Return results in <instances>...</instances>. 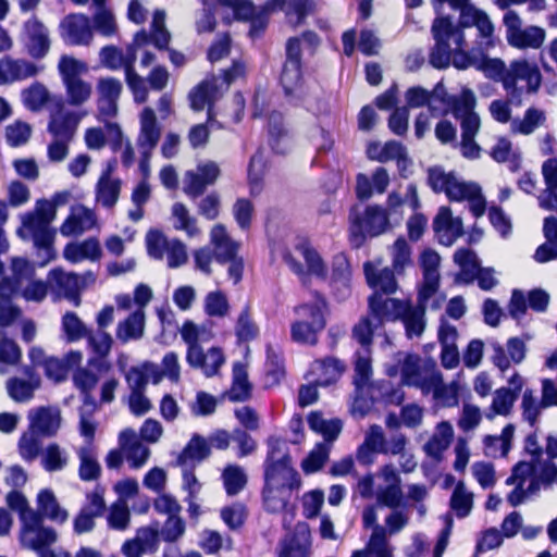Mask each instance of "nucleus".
Listing matches in <instances>:
<instances>
[{
  "instance_id": "obj_1",
  "label": "nucleus",
  "mask_w": 557,
  "mask_h": 557,
  "mask_svg": "<svg viewBox=\"0 0 557 557\" xmlns=\"http://www.w3.org/2000/svg\"><path fill=\"white\" fill-rule=\"evenodd\" d=\"M494 24L491 23V36L484 38L481 33H475V39L469 51L465 49V45L449 46V65L458 70H467L475 67L484 73V75L495 82H500L504 89L511 98L521 95L523 87H518V81L527 83V91L535 92L541 86L542 75L536 65L525 60L512 61L509 67L500 59H491L487 52L495 46L496 37L494 35Z\"/></svg>"
},
{
  "instance_id": "obj_2",
  "label": "nucleus",
  "mask_w": 557,
  "mask_h": 557,
  "mask_svg": "<svg viewBox=\"0 0 557 557\" xmlns=\"http://www.w3.org/2000/svg\"><path fill=\"white\" fill-rule=\"evenodd\" d=\"M470 0H435L434 8L438 12L444 3L459 10V20L454 24L449 16H440L433 21L432 35L435 41L429 54L430 64L438 70L449 66V46L466 44L467 30L475 28L484 38L491 36V18L486 12L469 4Z\"/></svg>"
},
{
  "instance_id": "obj_3",
  "label": "nucleus",
  "mask_w": 557,
  "mask_h": 557,
  "mask_svg": "<svg viewBox=\"0 0 557 557\" xmlns=\"http://www.w3.org/2000/svg\"><path fill=\"white\" fill-rule=\"evenodd\" d=\"M401 383L419 388L423 395L432 394L435 403L442 407H455L459 403V383L454 380L448 384L434 362L421 363L417 355L405 358L401 369Z\"/></svg>"
},
{
  "instance_id": "obj_4",
  "label": "nucleus",
  "mask_w": 557,
  "mask_h": 557,
  "mask_svg": "<svg viewBox=\"0 0 557 557\" xmlns=\"http://www.w3.org/2000/svg\"><path fill=\"white\" fill-rule=\"evenodd\" d=\"M54 220L52 207L45 201H36L33 210L21 215L17 234L22 239L33 242L41 265L55 258V231L51 227Z\"/></svg>"
},
{
  "instance_id": "obj_5",
  "label": "nucleus",
  "mask_w": 557,
  "mask_h": 557,
  "mask_svg": "<svg viewBox=\"0 0 557 557\" xmlns=\"http://www.w3.org/2000/svg\"><path fill=\"white\" fill-rule=\"evenodd\" d=\"M325 307L324 298L314 292L310 302H304L294 308L298 317L290 326V336L294 342L307 345L318 343V334L325 327Z\"/></svg>"
},
{
  "instance_id": "obj_6",
  "label": "nucleus",
  "mask_w": 557,
  "mask_h": 557,
  "mask_svg": "<svg viewBox=\"0 0 557 557\" xmlns=\"http://www.w3.org/2000/svg\"><path fill=\"white\" fill-rule=\"evenodd\" d=\"M85 61L63 54L58 62V72L65 89L66 102L73 107L86 103L92 94V86L82 78L88 73Z\"/></svg>"
},
{
  "instance_id": "obj_7",
  "label": "nucleus",
  "mask_w": 557,
  "mask_h": 557,
  "mask_svg": "<svg viewBox=\"0 0 557 557\" xmlns=\"http://www.w3.org/2000/svg\"><path fill=\"white\" fill-rule=\"evenodd\" d=\"M138 41L139 32H136L133 36V42L125 48L108 45L99 51V61L103 67L111 71L124 70L126 82L134 92L135 101L139 100V79L135 71Z\"/></svg>"
},
{
  "instance_id": "obj_8",
  "label": "nucleus",
  "mask_w": 557,
  "mask_h": 557,
  "mask_svg": "<svg viewBox=\"0 0 557 557\" xmlns=\"http://www.w3.org/2000/svg\"><path fill=\"white\" fill-rule=\"evenodd\" d=\"M408 443L403 433H395L386 440L381 425L372 424L364 435L363 443L358 447L356 457L363 465H370L374 460V454L394 455L401 454Z\"/></svg>"
},
{
  "instance_id": "obj_9",
  "label": "nucleus",
  "mask_w": 557,
  "mask_h": 557,
  "mask_svg": "<svg viewBox=\"0 0 557 557\" xmlns=\"http://www.w3.org/2000/svg\"><path fill=\"white\" fill-rule=\"evenodd\" d=\"M210 243L214 260L221 264L228 263L227 274L237 284L244 272V260L238 256L239 243L232 239L222 224H216L210 232Z\"/></svg>"
},
{
  "instance_id": "obj_10",
  "label": "nucleus",
  "mask_w": 557,
  "mask_h": 557,
  "mask_svg": "<svg viewBox=\"0 0 557 557\" xmlns=\"http://www.w3.org/2000/svg\"><path fill=\"white\" fill-rule=\"evenodd\" d=\"M349 221L350 242L355 247H360L366 236H377L385 232L388 226L387 213L379 206H369L363 215L358 207L351 208Z\"/></svg>"
},
{
  "instance_id": "obj_11",
  "label": "nucleus",
  "mask_w": 557,
  "mask_h": 557,
  "mask_svg": "<svg viewBox=\"0 0 557 557\" xmlns=\"http://www.w3.org/2000/svg\"><path fill=\"white\" fill-rule=\"evenodd\" d=\"M506 39L509 46L518 49H540L546 38L544 28L535 25L522 27V20L513 10H508L503 17Z\"/></svg>"
},
{
  "instance_id": "obj_12",
  "label": "nucleus",
  "mask_w": 557,
  "mask_h": 557,
  "mask_svg": "<svg viewBox=\"0 0 557 557\" xmlns=\"http://www.w3.org/2000/svg\"><path fill=\"white\" fill-rule=\"evenodd\" d=\"M147 253L154 260H162L166 256L168 267L175 269L184 265L188 260L184 243L174 238L169 239L160 231H150L146 235Z\"/></svg>"
},
{
  "instance_id": "obj_13",
  "label": "nucleus",
  "mask_w": 557,
  "mask_h": 557,
  "mask_svg": "<svg viewBox=\"0 0 557 557\" xmlns=\"http://www.w3.org/2000/svg\"><path fill=\"white\" fill-rule=\"evenodd\" d=\"M74 384L84 394L83 406L79 409V433L88 441L94 440L97 423L92 414L97 408L95 400L89 392L97 384V376L86 369H78L73 376Z\"/></svg>"
},
{
  "instance_id": "obj_14",
  "label": "nucleus",
  "mask_w": 557,
  "mask_h": 557,
  "mask_svg": "<svg viewBox=\"0 0 557 557\" xmlns=\"http://www.w3.org/2000/svg\"><path fill=\"white\" fill-rule=\"evenodd\" d=\"M58 540L54 529L44 525L39 513H27L21 522L20 542L23 547L38 550L50 546Z\"/></svg>"
},
{
  "instance_id": "obj_15",
  "label": "nucleus",
  "mask_w": 557,
  "mask_h": 557,
  "mask_svg": "<svg viewBox=\"0 0 557 557\" xmlns=\"http://www.w3.org/2000/svg\"><path fill=\"white\" fill-rule=\"evenodd\" d=\"M428 184L436 193H444L450 201H459L463 193H471L473 186L459 177L455 172H446L443 166L428 169Z\"/></svg>"
},
{
  "instance_id": "obj_16",
  "label": "nucleus",
  "mask_w": 557,
  "mask_h": 557,
  "mask_svg": "<svg viewBox=\"0 0 557 557\" xmlns=\"http://www.w3.org/2000/svg\"><path fill=\"white\" fill-rule=\"evenodd\" d=\"M94 280L92 274L85 276L73 272H65L61 268L52 269L48 274V284L59 297H64L75 306L79 305V294L85 287L87 280Z\"/></svg>"
},
{
  "instance_id": "obj_17",
  "label": "nucleus",
  "mask_w": 557,
  "mask_h": 557,
  "mask_svg": "<svg viewBox=\"0 0 557 557\" xmlns=\"http://www.w3.org/2000/svg\"><path fill=\"white\" fill-rule=\"evenodd\" d=\"M124 460L132 469L139 467V435L132 429L121 431L119 448L108 453L106 465L109 469H117Z\"/></svg>"
},
{
  "instance_id": "obj_18",
  "label": "nucleus",
  "mask_w": 557,
  "mask_h": 557,
  "mask_svg": "<svg viewBox=\"0 0 557 557\" xmlns=\"http://www.w3.org/2000/svg\"><path fill=\"white\" fill-rule=\"evenodd\" d=\"M26 52L33 59H44L51 46L48 28L36 16L27 20L21 35Z\"/></svg>"
},
{
  "instance_id": "obj_19",
  "label": "nucleus",
  "mask_w": 557,
  "mask_h": 557,
  "mask_svg": "<svg viewBox=\"0 0 557 557\" xmlns=\"http://www.w3.org/2000/svg\"><path fill=\"white\" fill-rule=\"evenodd\" d=\"M44 66L24 58L4 55L0 59V86L36 77Z\"/></svg>"
},
{
  "instance_id": "obj_20",
  "label": "nucleus",
  "mask_w": 557,
  "mask_h": 557,
  "mask_svg": "<svg viewBox=\"0 0 557 557\" xmlns=\"http://www.w3.org/2000/svg\"><path fill=\"white\" fill-rule=\"evenodd\" d=\"M296 252L305 260L307 271L302 267L301 262L297 261L296 258L289 252L284 255V261L287 263L289 269L300 277L304 284L306 283L307 274H313L318 277H325L326 268L322 258L315 250L306 244H301L296 246Z\"/></svg>"
},
{
  "instance_id": "obj_21",
  "label": "nucleus",
  "mask_w": 557,
  "mask_h": 557,
  "mask_svg": "<svg viewBox=\"0 0 557 557\" xmlns=\"http://www.w3.org/2000/svg\"><path fill=\"white\" fill-rule=\"evenodd\" d=\"M85 113L66 109L62 100L50 113L48 131L53 138L72 139Z\"/></svg>"
},
{
  "instance_id": "obj_22",
  "label": "nucleus",
  "mask_w": 557,
  "mask_h": 557,
  "mask_svg": "<svg viewBox=\"0 0 557 557\" xmlns=\"http://www.w3.org/2000/svg\"><path fill=\"white\" fill-rule=\"evenodd\" d=\"M281 85L288 101L295 106L302 103L310 95V87L301 77V64L293 61L284 63Z\"/></svg>"
},
{
  "instance_id": "obj_23",
  "label": "nucleus",
  "mask_w": 557,
  "mask_h": 557,
  "mask_svg": "<svg viewBox=\"0 0 557 557\" xmlns=\"http://www.w3.org/2000/svg\"><path fill=\"white\" fill-rule=\"evenodd\" d=\"M492 362L502 372L507 371L511 363H521L527 355V344L519 337H510L506 343V349L499 343H492Z\"/></svg>"
},
{
  "instance_id": "obj_24",
  "label": "nucleus",
  "mask_w": 557,
  "mask_h": 557,
  "mask_svg": "<svg viewBox=\"0 0 557 557\" xmlns=\"http://www.w3.org/2000/svg\"><path fill=\"white\" fill-rule=\"evenodd\" d=\"M61 36L72 46H86L92 40L89 18L84 14H70L61 22Z\"/></svg>"
},
{
  "instance_id": "obj_25",
  "label": "nucleus",
  "mask_w": 557,
  "mask_h": 557,
  "mask_svg": "<svg viewBox=\"0 0 557 557\" xmlns=\"http://www.w3.org/2000/svg\"><path fill=\"white\" fill-rule=\"evenodd\" d=\"M98 219L92 209L84 205H75L60 226V233L65 236H78L97 226Z\"/></svg>"
},
{
  "instance_id": "obj_26",
  "label": "nucleus",
  "mask_w": 557,
  "mask_h": 557,
  "mask_svg": "<svg viewBox=\"0 0 557 557\" xmlns=\"http://www.w3.org/2000/svg\"><path fill=\"white\" fill-rule=\"evenodd\" d=\"M122 91V84L113 77L100 78L97 83L98 110L102 121L112 117L117 112V99Z\"/></svg>"
},
{
  "instance_id": "obj_27",
  "label": "nucleus",
  "mask_w": 557,
  "mask_h": 557,
  "mask_svg": "<svg viewBox=\"0 0 557 557\" xmlns=\"http://www.w3.org/2000/svg\"><path fill=\"white\" fill-rule=\"evenodd\" d=\"M433 230L440 244L451 246L462 234V221L460 218L453 216L448 207H441L433 220Z\"/></svg>"
},
{
  "instance_id": "obj_28",
  "label": "nucleus",
  "mask_w": 557,
  "mask_h": 557,
  "mask_svg": "<svg viewBox=\"0 0 557 557\" xmlns=\"http://www.w3.org/2000/svg\"><path fill=\"white\" fill-rule=\"evenodd\" d=\"M264 485L280 486L298 491L301 479L298 471L292 466V461L264 465Z\"/></svg>"
},
{
  "instance_id": "obj_29",
  "label": "nucleus",
  "mask_w": 557,
  "mask_h": 557,
  "mask_svg": "<svg viewBox=\"0 0 557 557\" xmlns=\"http://www.w3.org/2000/svg\"><path fill=\"white\" fill-rule=\"evenodd\" d=\"M522 387L523 379L518 373H515L509 379V387H500L495 391L491 405L492 413L487 414V418L492 419L495 414L508 416Z\"/></svg>"
},
{
  "instance_id": "obj_30",
  "label": "nucleus",
  "mask_w": 557,
  "mask_h": 557,
  "mask_svg": "<svg viewBox=\"0 0 557 557\" xmlns=\"http://www.w3.org/2000/svg\"><path fill=\"white\" fill-rule=\"evenodd\" d=\"M369 311L376 324L383 326L384 321H398L399 313L404 310L405 299L384 297L374 292L369 297Z\"/></svg>"
},
{
  "instance_id": "obj_31",
  "label": "nucleus",
  "mask_w": 557,
  "mask_h": 557,
  "mask_svg": "<svg viewBox=\"0 0 557 557\" xmlns=\"http://www.w3.org/2000/svg\"><path fill=\"white\" fill-rule=\"evenodd\" d=\"M29 429L42 436H53L61 425V413L58 408L40 407L28 413Z\"/></svg>"
},
{
  "instance_id": "obj_32",
  "label": "nucleus",
  "mask_w": 557,
  "mask_h": 557,
  "mask_svg": "<svg viewBox=\"0 0 557 557\" xmlns=\"http://www.w3.org/2000/svg\"><path fill=\"white\" fill-rule=\"evenodd\" d=\"M531 474L532 465L529 462L520 461L512 468L511 474L505 481L506 485L513 486V490L507 495L510 506L517 507L529 498L525 484Z\"/></svg>"
},
{
  "instance_id": "obj_33",
  "label": "nucleus",
  "mask_w": 557,
  "mask_h": 557,
  "mask_svg": "<svg viewBox=\"0 0 557 557\" xmlns=\"http://www.w3.org/2000/svg\"><path fill=\"white\" fill-rule=\"evenodd\" d=\"M63 257L71 263H79L86 260L97 261L101 257V246L95 237L72 242L64 247Z\"/></svg>"
},
{
  "instance_id": "obj_34",
  "label": "nucleus",
  "mask_w": 557,
  "mask_h": 557,
  "mask_svg": "<svg viewBox=\"0 0 557 557\" xmlns=\"http://www.w3.org/2000/svg\"><path fill=\"white\" fill-rule=\"evenodd\" d=\"M218 86L215 79H206L199 83L190 92L189 101L190 108L194 111H202L208 107L207 122L213 123V107L212 103L216 99Z\"/></svg>"
},
{
  "instance_id": "obj_35",
  "label": "nucleus",
  "mask_w": 557,
  "mask_h": 557,
  "mask_svg": "<svg viewBox=\"0 0 557 557\" xmlns=\"http://www.w3.org/2000/svg\"><path fill=\"white\" fill-rule=\"evenodd\" d=\"M363 270L367 283L374 289V292L382 295H391L397 290L398 284L395 278L396 272L394 269L383 268L381 270H376L371 262H366Z\"/></svg>"
},
{
  "instance_id": "obj_36",
  "label": "nucleus",
  "mask_w": 557,
  "mask_h": 557,
  "mask_svg": "<svg viewBox=\"0 0 557 557\" xmlns=\"http://www.w3.org/2000/svg\"><path fill=\"white\" fill-rule=\"evenodd\" d=\"M311 547V533L306 523L296 525L293 536L283 543L278 557H308Z\"/></svg>"
},
{
  "instance_id": "obj_37",
  "label": "nucleus",
  "mask_w": 557,
  "mask_h": 557,
  "mask_svg": "<svg viewBox=\"0 0 557 557\" xmlns=\"http://www.w3.org/2000/svg\"><path fill=\"white\" fill-rule=\"evenodd\" d=\"M398 320L403 322L408 338L420 337L426 324L425 309L405 299L404 310L399 313Z\"/></svg>"
},
{
  "instance_id": "obj_38",
  "label": "nucleus",
  "mask_w": 557,
  "mask_h": 557,
  "mask_svg": "<svg viewBox=\"0 0 557 557\" xmlns=\"http://www.w3.org/2000/svg\"><path fill=\"white\" fill-rule=\"evenodd\" d=\"M454 261L460 269L456 274L455 283L466 285L473 283L481 269L476 253L469 248H460L454 253Z\"/></svg>"
},
{
  "instance_id": "obj_39",
  "label": "nucleus",
  "mask_w": 557,
  "mask_h": 557,
  "mask_svg": "<svg viewBox=\"0 0 557 557\" xmlns=\"http://www.w3.org/2000/svg\"><path fill=\"white\" fill-rule=\"evenodd\" d=\"M111 171V166L108 165L101 173L95 188L97 203L109 209L116 203L121 189L120 180L112 177Z\"/></svg>"
},
{
  "instance_id": "obj_40",
  "label": "nucleus",
  "mask_w": 557,
  "mask_h": 557,
  "mask_svg": "<svg viewBox=\"0 0 557 557\" xmlns=\"http://www.w3.org/2000/svg\"><path fill=\"white\" fill-rule=\"evenodd\" d=\"M294 492L296 491L286 487L263 485V508L270 513L292 510L290 499Z\"/></svg>"
},
{
  "instance_id": "obj_41",
  "label": "nucleus",
  "mask_w": 557,
  "mask_h": 557,
  "mask_svg": "<svg viewBox=\"0 0 557 557\" xmlns=\"http://www.w3.org/2000/svg\"><path fill=\"white\" fill-rule=\"evenodd\" d=\"M345 370L344 363L333 357L317 360L311 366V373L317 375L315 384L327 386L335 383Z\"/></svg>"
},
{
  "instance_id": "obj_42",
  "label": "nucleus",
  "mask_w": 557,
  "mask_h": 557,
  "mask_svg": "<svg viewBox=\"0 0 557 557\" xmlns=\"http://www.w3.org/2000/svg\"><path fill=\"white\" fill-rule=\"evenodd\" d=\"M211 449L208 441L199 435L194 434L185 448L177 457V465L181 467L199 463L210 456Z\"/></svg>"
},
{
  "instance_id": "obj_43",
  "label": "nucleus",
  "mask_w": 557,
  "mask_h": 557,
  "mask_svg": "<svg viewBox=\"0 0 557 557\" xmlns=\"http://www.w3.org/2000/svg\"><path fill=\"white\" fill-rule=\"evenodd\" d=\"M37 507L39 513L42 517L57 523H64L69 519V512L62 508L53 494L49 488L42 490L37 495Z\"/></svg>"
},
{
  "instance_id": "obj_44",
  "label": "nucleus",
  "mask_w": 557,
  "mask_h": 557,
  "mask_svg": "<svg viewBox=\"0 0 557 557\" xmlns=\"http://www.w3.org/2000/svg\"><path fill=\"white\" fill-rule=\"evenodd\" d=\"M165 16L164 10L154 11L150 33L141 30V47L151 42L159 50L168 49L171 35L165 27Z\"/></svg>"
},
{
  "instance_id": "obj_45",
  "label": "nucleus",
  "mask_w": 557,
  "mask_h": 557,
  "mask_svg": "<svg viewBox=\"0 0 557 557\" xmlns=\"http://www.w3.org/2000/svg\"><path fill=\"white\" fill-rule=\"evenodd\" d=\"M515 434V425L507 424L500 435H486L483 440L484 454L487 457H506L511 449V441Z\"/></svg>"
},
{
  "instance_id": "obj_46",
  "label": "nucleus",
  "mask_w": 557,
  "mask_h": 557,
  "mask_svg": "<svg viewBox=\"0 0 557 557\" xmlns=\"http://www.w3.org/2000/svg\"><path fill=\"white\" fill-rule=\"evenodd\" d=\"M453 434L451 425L448 422H441L436 432L424 444L423 450L428 456L440 460L443 453L449 447Z\"/></svg>"
},
{
  "instance_id": "obj_47",
  "label": "nucleus",
  "mask_w": 557,
  "mask_h": 557,
  "mask_svg": "<svg viewBox=\"0 0 557 557\" xmlns=\"http://www.w3.org/2000/svg\"><path fill=\"white\" fill-rule=\"evenodd\" d=\"M370 349L357 350L355 354V376L354 384L356 393L361 396L364 389L370 387L372 375Z\"/></svg>"
},
{
  "instance_id": "obj_48",
  "label": "nucleus",
  "mask_w": 557,
  "mask_h": 557,
  "mask_svg": "<svg viewBox=\"0 0 557 557\" xmlns=\"http://www.w3.org/2000/svg\"><path fill=\"white\" fill-rule=\"evenodd\" d=\"M40 380L34 373L28 372V380L13 377L7 383L9 396L17 403H25L33 398L34 391L39 386Z\"/></svg>"
},
{
  "instance_id": "obj_49",
  "label": "nucleus",
  "mask_w": 557,
  "mask_h": 557,
  "mask_svg": "<svg viewBox=\"0 0 557 557\" xmlns=\"http://www.w3.org/2000/svg\"><path fill=\"white\" fill-rule=\"evenodd\" d=\"M351 557H393V547L386 539V531L384 528H377L374 535L362 550H356Z\"/></svg>"
},
{
  "instance_id": "obj_50",
  "label": "nucleus",
  "mask_w": 557,
  "mask_h": 557,
  "mask_svg": "<svg viewBox=\"0 0 557 557\" xmlns=\"http://www.w3.org/2000/svg\"><path fill=\"white\" fill-rule=\"evenodd\" d=\"M87 444L81 447L77 451L79 458V478L83 481L96 480L100 474V465L97 461V457L91 446V441L85 438Z\"/></svg>"
},
{
  "instance_id": "obj_51",
  "label": "nucleus",
  "mask_w": 557,
  "mask_h": 557,
  "mask_svg": "<svg viewBox=\"0 0 557 557\" xmlns=\"http://www.w3.org/2000/svg\"><path fill=\"white\" fill-rule=\"evenodd\" d=\"M270 146L275 153L284 154L288 150L287 133L283 124V115L273 111L269 116Z\"/></svg>"
},
{
  "instance_id": "obj_52",
  "label": "nucleus",
  "mask_w": 557,
  "mask_h": 557,
  "mask_svg": "<svg viewBox=\"0 0 557 557\" xmlns=\"http://www.w3.org/2000/svg\"><path fill=\"white\" fill-rule=\"evenodd\" d=\"M48 88L39 82H35L21 91V99L24 107L33 112L40 111L49 101Z\"/></svg>"
},
{
  "instance_id": "obj_53",
  "label": "nucleus",
  "mask_w": 557,
  "mask_h": 557,
  "mask_svg": "<svg viewBox=\"0 0 557 557\" xmlns=\"http://www.w3.org/2000/svg\"><path fill=\"white\" fill-rule=\"evenodd\" d=\"M12 276L4 280L7 289L16 292V288H22L26 281H29L34 275V265L25 258L16 257L11 261Z\"/></svg>"
},
{
  "instance_id": "obj_54",
  "label": "nucleus",
  "mask_w": 557,
  "mask_h": 557,
  "mask_svg": "<svg viewBox=\"0 0 557 557\" xmlns=\"http://www.w3.org/2000/svg\"><path fill=\"white\" fill-rule=\"evenodd\" d=\"M545 121V112L531 107L524 112L523 119H513L510 123V127L513 133L530 135L534 133L537 127L542 126Z\"/></svg>"
},
{
  "instance_id": "obj_55",
  "label": "nucleus",
  "mask_w": 557,
  "mask_h": 557,
  "mask_svg": "<svg viewBox=\"0 0 557 557\" xmlns=\"http://www.w3.org/2000/svg\"><path fill=\"white\" fill-rule=\"evenodd\" d=\"M251 385L248 382L246 368L240 362L233 364V384L227 393L232 401H245L250 397Z\"/></svg>"
},
{
  "instance_id": "obj_56",
  "label": "nucleus",
  "mask_w": 557,
  "mask_h": 557,
  "mask_svg": "<svg viewBox=\"0 0 557 557\" xmlns=\"http://www.w3.org/2000/svg\"><path fill=\"white\" fill-rule=\"evenodd\" d=\"M161 127L157 123L154 111L145 108L141 111V149L148 147L152 149L159 143Z\"/></svg>"
},
{
  "instance_id": "obj_57",
  "label": "nucleus",
  "mask_w": 557,
  "mask_h": 557,
  "mask_svg": "<svg viewBox=\"0 0 557 557\" xmlns=\"http://www.w3.org/2000/svg\"><path fill=\"white\" fill-rule=\"evenodd\" d=\"M198 359L195 364L189 366L194 369H200L207 377L216 375L225 362L223 351L219 347H211L207 352H203L202 348H200Z\"/></svg>"
},
{
  "instance_id": "obj_58",
  "label": "nucleus",
  "mask_w": 557,
  "mask_h": 557,
  "mask_svg": "<svg viewBox=\"0 0 557 557\" xmlns=\"http://www.w3.org/2000/svg\"><path fill=\"white\" fill-rule=\"evenodd\" d=\"M67 453L55 443L49 444L40 453V463L48 472L61 471L67 466Z\"/></svg>"
},
{
  "instance_id": "obj_59",
  "label": "nucleus",
  "mask_w": 557,
  "mask_h": 557,
  "mask_svg": "<svg viewBox=\"0 0 557 557\" xmlns=\"http://www.w3.org/2000/svg\"><path fill=\"white\" fill-rule=\"evenodd\" d=\"M234 331L239 343H248L258 337L259 326L251 317L249 306H245L238 314Z\"/></svg>"
},
{
  "instance_id": "obj_60",
  "label": "nucleus",
  "mask_w": 557,
  "mask_h": 557,
  "mask_svg": "<svg viewBox=\"0 0 557 557\" xmlns=\"http://www.w3.org/2000/svg\"><path fill=\"white\" fill-rule=\"evenodd\" d=\"M183 341L187 344L186 361L188 364H195L200 356L199 337L200 329L191 321L184 322L180 330Z\"/></svg>"
},
{
  "instance_id": "obj_61",
  "label": "nucleus",
  "mask_w": 557,
  "mask_h": 557,
  "mask_svg": "<svg viewBox=\"0 0 557 557\" xmlns=\"http://www.w3.org/2000/svg\"><path fill=\"white\" fill-rule=\"evenodd\" d=\"M491 157L497 162H507L510 171L516 172L520 168L521 153L512 149L510 140L499 138L492 148Z\"/></svg>"
},
{
  "instance_id": "obj_62",
  "label": "nucleus",
  "mask_w": 557,
  "mask_h": 557,
  "mask_svg": "<svg viewBox=\"0 0 557 557\" xmlns=\"http://www.w3.org/2000/svg\"><path fill=\"white\" fill-rule=\"evenodd\" d=\"M473 507V494L469 492L463 482H458L450 497V508L459 519L470 515Z\"/></svg>"
},
{
  "instance_id": "obj_63",
  "label": "nucleus",
  "mask_w": 557,
  "mask_h": 557,
  "mask_svg": "<svg viewBox=\"0 0 557 557\" xmlns=\"http://www.w3.org/2000/svg\"><path fill=\"white\" fill-rule=\"evenodd\" d=\"M476 98L474 92L469 88H462L459 95H454L447 107V111H451L456 119H460L475 113L474 108Z\"/></svg>"
},
{
  "instance_id": "obj_64",
  "label": "nucleus",
  "mask_w": 557,
  "mask_h": 557,
  "mask_svg": "<svg viewBox=\"0 0 557 557\" xmlns=\"http://www.w3.org/2000/svg\"><path fill=\"white\" fill-rule=\"evenodd\" d=\"M205 313L210 318H225L231 306L226 295L221 290L209 292L203 299Z\"/></svg>"
}]
</instances>
